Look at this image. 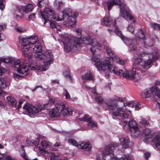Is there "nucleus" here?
<instances>
[{"mask_svg":"<svg viewBox=\"0 0 160 160\" xmlns=\"http://www.w3.org/2000/svg\"><path fill=\"white\" fill-rule=\"evenodd\" d=\"M61 42L64 44V50L66 52H68L71 50H76L79 45L85 46L86 43L91 45L90 50L92 53V59L98 70L103 71L107 76H108L110 72H113L115 74L123 78L134 80L135 81L142 78L141 73L145 72V70L150 68L153 63L158 59L159 56L157 49L151 54L146 52L137 53L139 57H146L148 58L145 61L140 58H136L132 70L131 71L122 70V69L118 70L117 68L112 65V63L115 62L123 65L125 61L120 59L117 56H112V55H114V52L111 51L110 48L107 46H105L104 48L106 49V52L110 57L106 58L102 61V58L98 54L94 56L95 48L100 50L101 45L97 41L91 39L89 36L83 37H81L80 39L73 36L69 37L68 35L66 34L63 36Z\"/></svg>","mask_w":160,"mask_h":160,"instance_id":"obj_1","label":"nucleus"},{"mask_svg":"<svg viewBox=\"0 0 160 160\" xmlns=\"http://www.w3.org/2000/svg\"><path fill=\"white\" fill-rule=\"evenodd\" d=\"M96 101L100 104H102L103 107L106 110H115L112 112V117L113 119L115 117L118 116L122 118V119H126L128 118V113L123 111V107L124 103H122V106H120L119 104L116 101L115 98H110L103 101V98L101 95H97L95 98Z\"/></svg>","mask_w":160,"mask_h":160,"instance_id":"obj_2","label":"nucleus"},{"mask_svg":"<svg viewBox=\"0 0 160 160\" xmlns=\"http://www.w3.org/2000/svg\"><path fill=\"white\" fill-rule=\"evenodd\" d=\"M32 48L35 59L42 62L39 65L43 71H46L53 60V56L51 52L47 50L42 52V47L39 42L33 45Z\"/></svg>","mask_w":160,"mask_h":160,"instance_id":"obj_3","label":"nucleus"},{"mask_svg":"<svg viewBox=\"0 0 160 160\" xmlns=\"http://www.w3.org/2000/svg\"><path fill=\"white\" fill-rule=\"evenodd\" d=\"M27 62L26 60L20 61L17 59L11 58V67L14 68L15 70L24 76L28 74V68L32 70H43L40 65L38 66L36 65L35 61L33 62V63L25 64Z\"/></svg>","mask_w":160,"mask_h":160,"instance_id":"obj_4","label":"nucleus"},{"mask_svg":"<svg viewBox=\"0 0 160 160\" xmlns=\"http://www.w3.org/2000/svg\"><path fill=\"white\" fill-rule=\"evenodd\" d=\"M118 149L117 144H110L106 147L104 150H103L101 155H98L97 160H105V157L109 155L110 156V160H131V158L128 154L125 155L120 158H118L113 154L114 150Z\"/></svg>","mask_w":160,"mask_h":160,"instance_id":"obj_5","label":"nucleus"},{"mask_svg":"<svg viewBox=\"0 0 160 160\" xmlns=\"http://www.w3.org/2000/svg\"><path fill=\"white\" fill-rule=\"evenodd\" d=\"M142 96L146 98H157L160 99V89L156 85L147 88L142 92Z\"/></svg>","mask_w":160,"mask_h":160,"instance_id":"obj_6","label":"nucleus"},{"mask_svg":"<svg viewBox=\"0 0 160 160\" xmlns=\"http://www.w3.org/2000/svg\"><path fill=\"white\" fill-rule=\"evenodd\" d=\"M116 31L117 35L121 38L126 45H128L130 51H134L136 50L137 44L136 40L125 38L119 29L117 28Z\"/></svg>","mask_w":160,"mask_h":160,"instance_id":"obj_7","label":"nucleus"},{"mask_svg":"<svg viewBox=\"0 0 160 160\" xmlns=\"http://www.w3.org/2000/svg\"><path fill=\"white\" fill-rule=\"evenodd\" d=\"M120 12L121 16L124 18L126 20L128 19L132 22L131 25H129L128 26L127 30L132 33L133 34L134 31L133 25L135 23V21L133 17L130 15L128 11L124 8H120Z\"/></svg>","mask_w":160,"mask_h":160,"instance_id":"obj_8","label":"nucleus"},{"mask_svg":"<svg viewBox=\"0 0 160 160\" xmlns=\"http://www.w3.org/2000/svg\"><path fill=\"white\" fill-rule=\"evenodd\" d=\"M23 108L26 112L27 113V114L31 117L32 115L41 112L42 108L41 105H33L31 104L27 103L23 106Z\"/></svg>","mask_w":160,"mask_h":160,"instance_id":"obj_9","label":"nucleus"},{"mask_svg":"<svg viewBox=\"0 0 160 160\" xmlns=\"http://www.w3.org/2000/svg\"><path fill=\"white\" fill-rule=\"evenodd\" d=\"M55 107L59 112L62 113L64 116L72 114V110L68 107H66L64 102H60L55 104Z\"/></svg>","mask_w":160,"mask_h":160,"instance_id":"obj_10","label":"nucleus"},{"mask_svg":"<svg viewBox=\"0 0 160 160\" xmlns=\"http://www.w3.org/2000/svg\"><path fill=\"white\" fill-rule=\"evenodd\" d=\"M116 20H112V19L109 17H105L103 19V23L104 24L107 26H112V28L110 30H115V33L117 34V31L116 29L118 28L116 26ZM110 30V29H109Z\"/></svg>","mask_w":160,"mask_h":160,"instance_id":"obj_11","label":"nucleus"},{"mask_svg":"<svg viewBox=\"0 0 160 160\" xmlns=\"http://www.w3.org/2000/svg\"><path fill=\"white\" fill-rule=\"evenodd\" d=\"M33 9V6L32 5L30 4H27L24 7L22 6H20L17 7L18 12L22 14H23V12L27 13L31 12Z\"/></svg>","mask_w":160,"mask_h":160,"instance_id":"obj_12","label":"nucleus"},{"mask_svg":"<svg viewBox=\"0 0 160 160\" xmlns=\"http://www.w3.org/2000/svg\"><path fill=\"white\" fill-rule=\"evenodd\" d=\"M79 120L81 121H86L88 122V126L91 128H96L97 127V124L95 122L92 121L91 117L85 115L83 118H80Z\"/></svg>","mask_w":160,"mask_h":160,"instance_id":"obj_13","label":"nucleus"},{"mask_svg":"<svg viewBox=\"0 0 160 160\" xmlns=\"http://www.w3.org/2000/svg\"><path fill=\"white\" fill-rule=\"evenodd\" d=\"M43 12L44 13L47 14L46 15L42 12H41V16L44 19L45 23L47 22V20L48 19L49 16H52L54 13V11L49 8H45Z\"/></svg>","mask_w":160,"mask_h":160,"instance_id":"obj_14","label":"nucleus"},{"mask_svg":"<svg viewBox=\"0 0 160 160\" xmlns=\"http://www.w3.org/2000/svg\"><path fill=\"white\" fill-rule=\"evenodd\" d=\"M23 102V101H20L18 105L16 99L11 96V110H16L20 108L21 107V105Z\"/></svg>","mask_w":160,"mask_h":160,"instance_id":"obj_15","label":"nucleus"},{"mask_svg":"<svg viewBox=\"0 0 160 160\" xmlns=\"http://www.w3.org/2000/svg\"><path fill=\"white\" fill-rule=\"evenodd\" d=\"M19 41L23 47L21 49L22 52H27L30 48L29 43L28 42V38H21L19 39Z\"/></svg>","mask_w":160,"mask_h":160,"instance_id":"obj_16","label":"nucleus"},{"mask_svg":"<svg viewBox=\"0 0 160 160\" xmlns=\"http://www.w3.org/2000/svg\"><path fill=\"white\" fill-rule=\"evenodd\" d=\"M128 125L130 130L132 133H136L139 130L136 122L133 119L131 120L130 122H129L128 123Z\"/></svg>","mask_w":160,"mask_h":160,"instance_id":"obj_17","label":"nucleus"},{"mask_svg":"<svg viewBox=\"0 0 160 160\" xmlns=\"http://www.w3.org/2000/svg\"><path fill=\"white\" fill-rule=\"evenodd\" d=\"M145 30L143 29L140 30L138 33L135 36V39L138 40L140 39H142L143 40V43L144 45H146V41L145 40H146L145 35Z\"/></svg>","mask_w":160,"mask_h":160,"instance_id":"obj_18","label":"nucleus"},{"mask_svg":"<svg viewBox=\"0 0 160 160\" xmlns=\"http://www.w3.org/2000/svg\"><path fill=\"white\" fill-rule=\"evenodd\" d=\"M63 19L66 18L68 19V18H72V10L70 8H66L64 9L63 11Z\"/></svg>","mask_w":160,"mask_h":160,"instance_id":"obj_19","label":"nucleus"},{"mask_svg":"<svg viewBox=\"0 0 160 160\" xmlns=\"http://www.w3.org/2000/svg\"><path fill=\"white\" fill-rule=\"evenodd\" d=\"M37 42H39L38 38L35 35H32L28 38V42L29 43L30 48H32L33 45L35 44Z\"/></svg>","mask_w":160,"mask_h":160,"instance_id":"obj_20","label":"nucleus"},{"mask_svg":"<svg viewBox=\"0 0 160 160\" xmlns=\"http://www.w3.org/2000/svg\"><path fill=\"white\" fill-rule=\"evenodd\" d=\"M121 4L120 0H108L107 3L108 9L109 11L114 4L120 5Z\"/></svg>","mask_w":160,"mask_h":160,"instance_id":"obj_21","label":"nucleus"},{"mask_svg":"<svg viewBox=\"0 0 160 160\" xmlns=\"http://www.w3.org/2000/svg\"><path fill=\"white\" fill-rule=\"evenodd\" d=\"M83 80L92 81L94 80V76L90 71H88L85 74L82 76Z\"/></svg>","mask_w":160,"mask_h":160,"instance_id":"obj_22","label":"nucleus"},{"mask_svg":"<svg viewBox=\"0 0 160 160\" xmlns=\"http://www.w3.org/2000/svg\"><path fill=\"white\" fill-rule=\"evenodd\" d=\"M152 142L155 143L156 147L160 150V132L157 133L152 140Z\"/></svg>","mask_w":160,"mask_h":160,"instance_id":"obj_23","label":"nucleus"},{"mask_svg":"<svg viewBox=\"0 0 160 160\" xmlns=\"http://www.w3.org/2000/svg\"><path fill=\"white\" fill-rule=\"evenodd\" d=\"M7 87L6 82L4 80H0V96H3L6 95V92L3 91L2 89Z\"/></svg>","mask_w":160,"mask_h":160,"instance_id":"obj_24","label":"nucleus"},{"mask_svg":"<svg viewBox=\"0 0 160 160\" xmlns=\"http://www.w3.org/2000/svg\"><path fill=\"white\" fill-rule=\"evenodd\" d=\"M120 143L122 147L124 148H127L128 147V144L130 142L128 137L122 138L119 139Z\"/></svg>","mask_w":160,"mask_h":160,"instance_id":"obj_25","label":"nucleus"},{"mask_svg":"<svg viewBox=\"0 0 160 160\" xmlns=\"http://www.w3.org/2000/svg\"><path fill=\"white\" fill-rule=\"evenodd\" d=\"M60 114L59 111L56 108L52 109L49 112L50 116L52 118L58 117Z\"/></svg>","mask_w":160,"mask_h":160,"instance_id":"obj_26","label":"nucleus"},{"mask_svg":"<svg viewBox=\"0 0 160 160\" xmlns=\"http://www.w3.org/2000/svg\"><path fill=\"white\" fill-rule=\"evenodd\" d=\"M81 148L84 150L86 151H89L90 150L91 146V144L89 143H82L80 144Z\"/></svg>","mask_w":160,"mask_h":160,"instance_id":"obj_27","label":"nucleus"},{"mask_svg":"<svg viewBox=\"0 0 160 160\" xmlns=\"http://www.w3.org/2000/svg\"><path fill=\"white\" fill-rule=\"evenodd\" d=\"M26 52H22V55L25 58H26L28 59V62H29V64H30L31 63H33V62L32 63L31 62V58L32 56V53Z\"/></svg>","mask_w":160,"mask_h":160,"instance_id":"obj_28","label":"nucleus"},{"mask_svg":"<svg viewBox=\"0 0 160 160\" xmlns=\"http://www.w3.org/2000/svg\"><path fill=\"white\" fill-rule=\"evenodd\" d=\"M63 75L64 77L68 81L71 82L72 81V78L70 75L69 71L68 70L65 71L63 72Z\"/></svg>","mask_w":160,"mask_h":160,"instance_id":"obj_29","label":"nucleus"},{"mask_svg":"<svg viewBox=\"0 0 160 160\" xmlns=\"http://www.w3.org/2000/svg\"><path fill=\"white\" fill-rule=\"evenodd\" d=\"M51 16L52 17H50V18H52L57 21H61L63 19L62 16L60 15L58 16L57 13H54L52 16Z\"/></svg>","mask_w":160,"mask_h":160,"instance_id":"obj_30","label":"nucleus"},{"mask_svg":"<svg viewBox=\"0 0 160 160\" xmlns=\"http://www.w3.org/2000/svg\"><path fill=\"white\" fill-rule=\"evenodd\" d=\"M0 60L4 64V65L6 67H7V66H6L5 64H10V58H2L0 57Z\"/></svg>","mask_w":160,"mask_h":160,"instance_id":"obj_31","label":"nucleus"},{"mask_svg":"<svg viewBox=\"0 0 160 160\" xmlns=\"http://www.w3.org/2000/svg\"><path fill=\"white\" fill-rule=\"evenodd\" d=\"M24 147V146L21 145V148L23 149ZM21 155L25 160H30L27 153L23 149H22V152L20 153Z\"/></svg>","mask_w":160,"mask_h":160,"instance_id":"obj_32","label":"nucleus"},{"mask_svg":"<svg viewBox=\"0 0 160 160\" xmlns=\"http://www.w3.org/2000/svg\"><path fill=\"white\" fill-rule=\"evenodd\" d=\"M139 124L140 125L143 126L145 127H148L149 125V123L145 119L142 118Z\"/></svg>","mask_w":160,"mask_h":160,"instance_id":"obj_33","label":"nucleus"},{"mask_svg":"<svg viewBox=\"0 0 160 160\" xmlns=\"http://www.w3.org/2000/svg\"><path fill=\"white\" fill-rule=\"evenodd\" d=\"M49 155L50 156V160H58L59 158H58V156L55 155L53 153H50Z\"/></svg>","mask_w":160,"mask_h":160,"instance_id":"obj_34","label":"nucleus"},{"mask_svg":"<svg viewBox=\"0 0 160 160\" xmlns=\"http://www.w3.org/2000/svg\"><path fill=\"white\" fill-rule=\"evenodd\" d=\"M55 2L58 9H60L62 7H63L64 5V3L62 2H58L56 1Z\"/></svg>","mask_w":160,"mask_h":160,"instance_id":"obj_35","label":"nucleus"},{"mask_svg":"<svg viewBox=\"0 0 160 160\" xmlns=\"http://www.w3.org/2000/svg\"><path fill=\"white\" fill-rule=\"evenodd\" d=\"M152 28L155 30H160V25L157 23H153L151 24Z\"/></svg>","mask_w":160,"mask_h":160,"instance_id":"obj_36","label":"nucleus"},{"mask_svg":"<svg viewBox=\"0 0 160 160\" xmlns=\"http://www.w3.org/2000/svg\"><path fill=\"white\" fill-rule=\"evenodd\" d=\"M143 132V133L144 134V135L150 136V133L151 132V131L148 128H146L144 130Z\"/></svg>","mask_w":160,"mask_h":160,"instance_id":"obj_37","label":"nucleus"},{"mask_svg":"<svg viewBox=\"0 0 160 160\" xmlns=\"http://www.w3.org/2000/svg\"><path fill=\"white\" fill-rule=\"evenodd\" d=\"M13 77L14 78L16 81H18L19 79H21L22 78L21 75H19L17 73H14L13 74Z\"/></svg>","mask_w":160,"mask_h":160,"instance_id":"obj_38","label":"nucleus"},{"mask_svg":"<svg viewBox=\"0 0 160 160\" xmlns=\"http://www.w3.org/2000/svg\"><path fill=\"white\" fill-rule=\"evenodd\" d=\"M68 141L69 143H70L75 146H76L78 145V144L76 141L73 139H69L68 140Z\"/></svg>","mask_w":160,"mask_h":160,"instance_id":"obj_39","label":"nucleus"},{"mask_svg":"<svg viewBox=\"0 0 160 160\" xmlns=\"http://www.w3.org/2000/svg\"><path fill=\"white\" fill-rule=\"evenodd\" d=\"M71 18H68V19H68V25L72 26V27H73L75 24V22L71 19Z\"/></svg>","mask_w":160,"mask_h":160,"instance_id":"obj_40","label":"nucleus"},{"mask_svg":"<svg viewBox=\"0 0 160 160\" xmlns=\"http://www.w3.org/2000/svg\"><path fill=\"white\" fill-rule=\"evenodd\" d=\"M134 107L135 108V110H139L141 108L142 106L140 103L135 102Z\"/></svg>","mask_w":160,"mask_h":160,"instance_id":"obj_41","label":"nucleus"},{"mask_svg":"<svg viewBox=\"0 0 160 160\" xmlns=\"http://www.w3.org/2000/svg\"><path fill=\"white\" fill-rule=\"evenodd\" d=\"M41 144L43 149H45L48 145V144L46 141H43L41 142Z\"/></svg>","mask_w":160,"mask_h":160,"instance_id":"obj_42","label":"nucleus"},{"mask_svg":"<svg viewBox=\"0 0 160 160\" xmlns=\"http://www.w3.org/2000/svg\"><path fill=\"white\" fill-rule=\"evenodd\" d=\"M35 15L34 13H33L29 15L28 17L29 20L34 21L35 18Z\"/></svg>","mask_w":160,"mask_h":160,"instance_id":"obj_43","label":"nucleus"},{"mask_svg":"<svg viewBox=\"0 0 160 160\" xmlns=\"http://www.w3.org/2000/svg\"><path fill=\"white\" fill-rule=\"evenodd\" d=\"M64 93L65 94L66 98L70 99V96L69 93L67 90L65 89H64Z\"/></svg>","mask_w":160,"mask_h":160,"instance_id":"obj_44","label":"nucleus"},{"mask_svg":"<svg viewBox=\"0 0 160 160\" xmlns=\"http://www.w3.org/2000/svg\"><path fill=\"white\" fill-rule=\"evenodd\" d=\"M115 100H116V101H120L121 102L120 103V104L121 105H120V106H122V103H124V102H123V101L124 98H118L117 97H116L115 98H114Z\"/></svg>","mask_w":160,"mask_h":160,"instance_id":"obj_45","label":"nucleus"},{"mask_svg":"<svg viewBox=\"0 0 160 160\" xmlns=\"http://www.w3.org/2000/svg\"><path fill=\"white\" fill-rule=\"evenodd\" d=\"M0 160H10V157L8 156V158H7L5 157L3 154L0 153Z\"/></svg>","mask_w":160,"mask_h":160,"instance_id":"obj_46","label":"nucleus"},{"mask_svg":"<svg viewBox=\"0 0 160 160\" xmlns=\"http://www.w3.org/2000/svg\"><path fill=\"white\" fill-rule=\"evenodd\" d=\"M154 104L156 105L157 109H158L160 111V103L157 101H155L154 102Z\"/></svg>","mask_w":160,"mask_h":160,"instance_id":"obj_47","label":"nucleus"},{"mask_svg":"<svg viewBox=\"0 0 160 160\" xmlns=\"http://www.w3.org/2000/svg\"><path fill=\"white\" fill-rule=\"evenodd\" d=\"M4 0H0V9L3 10L4 8V6L3 2Z\"/></svg>","mask_w":160,"mask_h":160,"instance_id":"obj_48","label":"nucleus"},{"mask_svg":"<svg viewBox=\"0 0 160 160\" xmlns=\"http://www.w3.org/2000/svg\"><path fill=\"white\" fill-rule=\"evenodd\" d=\"M56 101L54 98H52L50 99L48 102V104H52L56 103Z\"/></svg>","mask_w":160,"mask_h":160,"instance_id":"obj_49","label":"nucleus"},{"mask_svg":"<svg viewBox=\"0 0 160 160\" xmlns=\"http://www.w3.org/2000/svg\"><path fill=\"white\" fill-rule=\"evenodd\" d=\"M135 102H129L128 103V105L129 107H130L132 108H133L134 107Z\"/></svg>","mask_w":160,"mask_h":160,"instance_id":"obj_50","label":"nucleus"},{"mask_svg":"<svg viewBox=\"0 0 160 160\" xmlns=\"http://www.w3.org/2000/svg\"><path fill=\"white\" fill-rule=\"evenodd\" d=\"M49 24L51 28H57V27H56L55 23L54 22H51L50 21H49Z\"/></svg>","mask_w":160,"mask_h":160,"instance_id":"obj_51","label":"nucleus"},{"mask_svg":"<svg viewBox=\"0 0 160 160\" xmlns=\"http://www.w3.org/2000/svg\"><path fill=\"white\" fill-rule=\"evenodd\" d=\"M150 136L145 135V138L143 140V141L144 142L147 143V142L148 141H149L148 139H150Z\"/></svg>","mask_w":160,"mask_h":160,"instance_id":"obj_52","label":"nucleus"},{"mask_svg":"<svg viewBox=\"0 0 160 160\" xmlns=\"http://www.w3.org/2000/svg\"><path fill=\"white\" fill-rule=\"evenodd\" d=\"M5 38V35L0 32V41L2 40H4Z\"/></svg>","mask_w":160,"mask_h":160,"instance_id":"obj_53","label":"nucleus"},{"mask_svg":"<svg viewBox=\"0 0 160 160\" xmlns=\"http://www.w3.org/2000/svg\"><path fill=\"white\" fill-rule=\"evenodd\" d=\"M41 88V89H42V86H40V85L37 86L33 89H32V92L35 91L37 89H38V88Z\"/></svg>","mask_w":160,"mask_h":160,"instance_id":"obj_54","label":"nucleus"},{"mask_svg":"<svg viewBox=\"0 0 160 160\" xmlns=\"http://www.w3.org/2000/svg\"><path fill=\"white\" fill-rule=\"evenodd\" d=\"M92 92L94 93L95 94V99L96 98V97L97 96V95H99V94H97V93L95 92V88H92Z\"/></svg>","mask_w":160,"mask_h":160,"instance_id":"obj_55","label":"nucleus"},{"mask_svg":"<svg viewBox=\"0 0 160 160\" xmlns=\"http://www.w3.org/2000/svg\"><path fill=\"white\" fill-rule=\"evenodd\" d=\"M76 32L79 36H80L81 34V30L80 29H78L76 30Z\"/></svg>","mask_w":160,"mask_h":160,"instance_id":"obj_56","label":"nucleus"},{"mask_svg":"<svg viewBox=\"0 0 160 160\" xmlns=\"http://www.w3.org/2000/svg\"><path fill=\"white\" fill-rule=\"evenodd\" d=\"M144 155H145V158L147 159H148V157L150 156V153H149L148 152H146V153H145Z\"/></svg>","mask_w":160,"mask_h":160,"instance_id":"obj_57","label":"nucleus"},{"mask_svg":"<svg viewBox=\"0 0 160 160\" xmlns=\"http://www.w3.org/2000/svg\"><path fill=\"white\" fill-rule=\"evenodd\" d=\"M6 27V25L4 24L3 26L2 25H0V31L3 29L4 28H5Z\"/></svg>","mask_w":160,"mask_h":160,"instance_id":"obj_58","label":"nucleus"},{"mask_svg":"<svg viewBox=\"0 0 160 160\" xmlns=\"http://www.w3.org/2000/svg\"><path fill=\"white\" fill-rule=\"evenodd\" d=\"M60 145V143L58 142H56L53 145L54 147H58Z\"/></svg>","mask_w":160,"mask_h":160,"instance_id":"obj_59","label":"nucleus"},{"mask_svg":"<svg viewBox=\"0 0 160 160\" xmlns=\"http://www.w3.org/2000/svg\"><path fill=\"white\" fill-rule=\"evenodd\" d=\"M52 82L54 83V84H58L59 83V82L58 81L55 80H52Z\"/></svg>","mask_w":160,"mask_h":160,"instance_id":"obj_60","label":"nucleus"},{"mask_svg":"<svg viewBox=\"0 0 160 160\" xmlns=\"http://www.w3.org/2000/svg\"><path fill=\"white\" fill-rule=\"evenodd\" d=\"M6 100L8 103L9 104L10 103V96H8L6 97Z\"/></svg>","mask_w":160,"mask_h":160,"instance_id":"obj_61","label":"nucleus"},{"mask_svg":"<svg viewBox=\"0 0 160 160\" xmlns=\"http://www.w3.org/2000/svg\"><path fill=\"white\" fill-rule=\"evenodd\" d=\"M48 152L47 151L44 150H42L41 151V152L42 154V155H45V154L47 153Z\"/></svg>","mask_w":160,"mask_h":160,"instance_id":"obj_62","label":"nucleus"},{"mask_svg":"<svg viewBox=\"0 0 160 160\" xmlns=\"http://www.w3.org/2000/svg\"><path fill=\"white\" fill-rule=\"evenodd\" d=\"M16 31H18L19 32H22V30L20 28H15Z\"/></svg>","mask_w":160,"mask_h":160,"instance_id":"obj_63","label":"nucleus"},{"mask_svg":"<svg viewBox=\"0 0 160 160\" xmlns=\"http://www.w3.org/2000/svg\"><path fill=\"white\" fill-rule=\"evenodd\" d=\"M111 84H110V83H108V84L106 86V87L107 88H108V89H109V90H110L111 89V88H110V87H111Z\"/></svg>","mask_w":160,"mask_h":160,"instance_id":"obj_64","label":"nucleus"}]
</instances>
